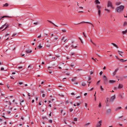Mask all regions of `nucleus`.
Instances as JSON below:
<instances>
[{
	"label": "nucleus",
	"mask_w": 127,
	"mask_h": 127,
	"mask_svg": "<svg viewBox=\"0 0 127 127\" xmlns=\"http://www.w3.org/2000/svg\"><path fill=\"white\" fill-rule=\"evenodd\" d=\"M124 8V6L121 5L118 7L117 8V11L118 12H120L123 11Z\"/></svg>",
	"instance_id": "1"
},
{
	"label": "nucleus",
	"mask_w": 127,
	"mask_h": 127,
	"mask_svg": "<svg viewBox=\"0 0 127 127\" xmlns=\"http://www.w3.org/2000/svg\"><path fill=\"white\" fill-rule=\"evenodd\" d=\"M103 81L104 83L105 84H106L108 83V79L107 77L105 75L103 76Z\"/></svg>",
	"instance_id": "2"
},
{
	"label": "nucleus",
	"mask_w": 127,
	"mask_h": 127,
	"mask_svg": "<svg viewBox=\"0 0 127 127\" xmlns=\"http://www.w3.org/2000/svg\"><path fill=\"white\" fill-rule=\"evenodd\" d=\"M107 7H110L111 8H113V7L112 6V2L109 1H108V4H107Z\"/></svg>",
	"instance_id": "3"
},
{
	"label": "nucleus",
	"mask_w": 127,
	"mask_h": 127,
	"mask_svg": "<svg viewBox=\"0 0 127 127\" xmlns=\"http://www.w3.org/2000/svg\"><path fill=\"white\" fill-rule=\"evenodd\" d=\"M102 122V121L101 120L99 121L96 125V127H100Z\"/></svg>",
	"instance_id": "4"
},
{
	"label": "nucleus",
	"mask_w": 127,
	"mask_h": 127,
	"mask_svg": "<svg viewBox=\"0 0 127 127\" xmlns=\"http://www.w3.org/2000/svg\"><path fill=\"white\" fill-rule=\"evenodd\" d=\"M9 25L7 23H5L4 25H4V27L5 26V27L4 29L2 30V31H4V30L7 28L8 27Z\"/></svg>",
	"instance_id": "5"
},
{
	"label": "nucleus",
	"mask_w": 127,
	"mask_h": 127,
	"mask_svg": "<svg viewBox=\"0 0 127 127\" xmlns=\"http://www.w3.org/2000/svg\"><path fill=\"white\" fill-rule=\"evenodd\" d=\"M115 98V95H114L113 96H112L110 99V101H111L113 102Z\"/></svg>",
	"instance_id": "6"
},
{
	"label": "nucleus",
	"mask_w": 127,
	"mask_h": 127,
	"mask_svg": "<svg viewBox=\"0 0 127 127\" xmlns=\"http://www.w3.org/2000/svg\"><path fill=\"white\" fill-rule=\"evenodd\" d=\"M8 17V18H11L12 17H11V16H0V20H1V19H2L3 18H4V17Z\"/></svg>",
	"instance_id": "7"
},
{
	"label": "nucleus",
	"mask_w": 127,
	"mask_h": 127,
	"mask_svg": "<svg viewBox=\"0 0 127 127\" xmlns=\"http://www.w3.org/2000/svg\"><path fill=\"white\" fill-rule=\"evenodd\" d=\"M111 111V109H108L106 111V113L107 114H109L110 113Z\"/></svg>",
	"instance_id": "8"
},
{
	"label": "nucleus",
	"mask_w": 127,
	"mask_h": 127,
	"mask_svg": "<svg viewBox=\"0 0 127 127\" xmlns=\"http://www.w3.org/2000/svg\"><path fill=\"white\" fill-rule=\"evenodd\" d=\"M123 87V85L121 84H119L118 87V88L119 89H121Z\"/></svg>",
	"instance_id": "9"
},
{
	"label": "nucleus",
	"mask_w": 127,
	"mask_h": 127,
	"mask_svg": "<svg viewBox=\"0 0 127 127\" xmlns=\"http://www.w3.org/2000/svg\"><path fill=\"white\" fill-rule=\"evenodd\" d=\"M118 70V68H117L115 70L114 72L113 73V74L114 75H115L116 74L117 72V71Z\"/></svg>",
	"instance_id": "10"
},
{
	"label": "nucleus",
	"mask_w": 127,
	"mask_h": 127,
	"mask_svg": "<svg viewBox=\"0 0 127 127\" xmlns=\"http://www.w3.org/2000/svg\"><path fill=\"white\" fill-rule=\"evenodd\" d=\"M32 51V50H28L26 51V52L27 53H31Z\"/></svg>",
	"instance_id": "11"
},
{
	"label": "nucleus",
	"mask_w": 127,
	"mask_h": 127,
	"mask_svg": "<svg viewBox=\"0 0 127 127\" xmlns=\"http://www.w3.org/2000/svg\"><path fill=\"white\" fill-rule=\"evenodd\" d=\"M116 82L115 80H110L109 81V83H114Z\"/></svg>",
	"instance_id": "12"
},
{
	"label": "nucleus",
	"mask_w": 127,
	"mask_h": 127,
	"mask_svg": "<svg viewBox=\"0 0 127 127\" xmlns=\"http://www.w3.org/2000/svg\"><path fill=\"white\" fill-rule=\"evenodd\" d=\"M111 44L113 45V46H115V47H116L117 48H118V46L117 45H116L115 44V43H111Z\"/></svg>",
	"instance_id": "13"
},
{
	"label": "nucleus",
	"mask_w": 127,
	"mask_h": 127,
	"mask_svg": "<svg viewBox=\"0 0 127 127\" xmlns=\"http://www.w3.org/2000/svg\"><path fill=\"white\" fill-rule=\"evenodd\" d=\"M95 2L96 3V4H100V2L98 0H95Z\"/></svg>",
	"instance_id": "14"
},
{
	"label": "nucleus",
	"mask_w": 127,
	"mask_h": 127,
	"mask_svg": "<svg viewBox=\"0 0 127 127\" xmlns=\"http://www.w3.org/2000/svg\"><path fill=\"white\" fill-rule=\"evenodd\" d=\"M101 13V11L100 9H99L98 10V14L99 16H100V14Z\"/></svg>",
	"instance_id": "15"
},
{
	"label": "nucleus",
	"mask_w": 127,
	"mask_h": 127,
	"mask_svg": "<svg viewBox=\"0 0 127 127\" xmlns=\"http://www.w3.org/2000/svg\"><path fill=\"white\" fill-rule=\"evenodd\" d=\"M9 5V4L8 3H5L4 4V5L3 6L7 7Z\"/></svg>",
	"instance_id": "16"
},
{
	"label": "nucleus",
	"mask_w": 127,
	"mask_h": 127,
	"mask_svg": "<svg viewBox=\"0 0 127 127\" xmlns=\"http://www.w3.org/2000/svg\"><path fill=\"white\" fill-rule=\"evenodd\" d=\"M121 3L120 2H116V5H119Z\"/></svg>",
	"instance_id": "17"
},
{
	"label": "nucleus",
	"mask_w": 127,
	"mask_h": 127,
	"mask_svg": "<svg viewBox=\"0 0 127 127\" xmlns=\"http://www.w3.org/2000/svg\"><path fill=\"white\" fill-rule=\"evenodd\" d=\"M121 108H122L121 107H119L116 109V111H117L119 109H121Z\"/></svg>",
	"instance_id": "18"
},
{
	"label": "nucleus",
	"mask_w": 127,
	"mask_h": 127,
	"mask_svg": "<svg viewBox=\"0 0 127 127\" xmlns=\"http://www.w3.org/2000/svg\"><path fill=\"white\" fill-rule=\"evenodd\" d=\"M42 118L43 120H44L45 119H48L47 118H46V116L43 117H42Z\"/></svg>",
	"instance_id": "19"
},
{
	"label": "nucleus",
	"mask_w": 127,
	"mask_h": 127,
	"mask_svg": "<svg viewBox=\"0 0 127 127\" xmlns=\"http://www.w3.org/2000/svg\"><path fill=\"white\" fill-rule=\"evenodd\" d=\"M86 85V84L85 83L83 82L82 84V86H85Z\"/></svg>",
	"instance_id": "20"
},
{
	"label": "nucleus",
	"mask_w": 127,
	"mask_h": 127,
	"mask_svg": "<svg viewBox=\"0 0 127 127\" xmlns=\"http://www.w3.org/2000/svg\"><path fill=\"white\" fill-rule=\"evenodd\" d=\"M100 88L101 89V91H103L104 90V89L102 88V87L101 86H100Z\"/></svg>",
	"instance_id": "21"
},
{
	"label": "nucleus",
	"mask_w": 127,
	"mask_h": 127,
	"mask_svg": "<svg viewBox=\"0 0 127 127\" xmlns=\"http://www.w3.org/2000/svg\"><path fill=\"white\" fill-rule=\"evenodd\" d=\"M127 32L126 30L125 31H123L122 32V33L123 34H126Z\"/></svg>",
	"instance_id": "22"
},
{
	"label": "nucleus",
	"mask_w": 127,
	"mask_h": 127,
	"mask_svg": "<svg viewBox=\"0 0 127 127\" xmlns=\"http://www.w3.org/2000/svg\"><path fill=\"white\" fill-rule=\"evenodd\" d=\"M40 45L41 44H40L38 46V48L39 49H40L42 47V46H41Z\"/></svg>",
	"instance_id": "23"
},
{
	"label": "nucleus",
	"mask_w": 127,
	"mask_h": 127,
	"mask_svg": "<svg viewBox=\"0 0 127 127\" xmlns=\"http://www.w3.org/2000/svg\"><path fill=\"white\" fill-rule=\"evenodd\" d=\"M47 21H48L50 23H51L53 25V24L54 25V23H53L52 21H50L49 20H47Z\"/></svg>",
	"instance_id": "24"
},
{
	"label": "nucleus",
	"mask_w": 127,
	"mask_h": 127,
	"mask_svg": "<svg viewBox=\"0 0 127 127\" xmlns=\"http://www.w3.org/2000/svg\"><path fill=\"white\" fill-rule=\"evenodd\" d=\"M127 24V22H125L124 23L123 25L124 26H125Z\"/></svg>",
	"instance_id": "25"
},
{
	"label": "nucleus",
	"mask_w": 127,
	"mask_h": 127,
	"mask_svg": "<svg viewBox=\"0 0 127 127\" xmlns=\"http://www.w3.org/2000/svg\"><path fill=\"white\" fill-rule=\"evenodd\" d=\"M83 35H84V36L85 37H87V36H86V34H85V33H84V32H83Z\"/></svg>",
	"instance_id": "26"
},
{
	"label": "nucleus",
	"mask_w": 127,
	"mask_h": 127,
	"mask_svg": "<svg viewBox=\"0 0 127 127\" xmlns=\"http://www.w3.org/2000/svg\"><path fill=\"white\" fill-rule=\"evenodd\" d=\"M76 78V77H75L74 78H73L71 80V81H75V80H76V79H75V78Z\"/></svg>",
	"instance_id": "27"
},
{
	"label": "nucleus",
	"mask_w": 127,
	"mask_h": 127,
	"mask_svg": "<svg viewBox=\"0 0 127 127\" xmlns=\"http://www.w3.org/2000/svg\"><path fill=\"white\" fill-rule=\"evenodd\" d=\"M70 65L71 66V67H73L74 66V64L73 63H71V64H70Z\"/></svg>",
	"instance_id": "28"
},
{
	"label": "nucleus",
	"mask_w": 127,
	"mask_h": 127,
	"mask_svg": "<svg viewBox=\"0 0 127 127\" xmlns=\"http://www.w3.org/2000/svg\"><path fill=\"white\" fill-rule=\"evenodd\" d=\"M119 96L121 98V99H123V97L121 94H120L119 95Z\"/></svg>",
	"instance_id": "29"
},
{
	"label": "nucleus",
	"mask_w": 127,
	"mask_h": 127,
	"mask_svg": "<svg viewBox=\"0 0 127 127\" xmlns=\"http://www.w3.org/2000/svg\"><path fill=\"white\" fill-rule=\"evenodd\" d=\"M90 124V123H88L87 124H86L85 125V126H87L89 125Z\"/></svg>",
	"instance_id": "30"
},
{
	"label": "nucleus",
	"mask_w": 127,
	"mask_h": 127,
	"mask_svg": "<svg viewBox=\"0 0 127 127\" xmlns=\"http://www.w3.org/2000/svg\"><path fill=\"white\" fill-rule=\"evenodd\" d=\"M86 23V22H85L84 21H82V22L79 23V24H82V23Z\"/></svg>",
	"instance_id": "31"
},
{
	"label": "nucleus",
	"mask_w": 127,
	"mask_h": 127,
	"mask_svg": "<svg viewBox=\"0 0 127 127\" xmlns=\"http://www.w3.org/2000/svg\"><path fill=\"white\" fill-rule=\"evenodd\" d=\"M85 23H88V24H90L92 25L93 26V24H92V23H90V22H86Z\"/></svg>",
	"instance_id": "32"
},
{
	"label": "nucleus",
	"mask_w": 127,
	"mask_h": 127,
	"mask_svg": "<svg viewBox=\"0 0 127 127\" xmlns=\"http://www.w3.org/2000/svg\"><path fill=\"white\" fill-rule=\"evenodd\" d=\"M96 7L98 9L100 8L101 7L100 6L98 5H97Z\"/></svg>",
	"instance_id": "33"
},
{
	"label": "nucleus",
	"mask_w": 127,
	"mask_h": 127,
	"mask_svg": "<svg viewBox=\"0 0 127 127\" xmlns=\"http://www.w3.org/2000/svg\"><path fill=\"white\" fill-rule=\"evenodd\" d=\"M91 77L90 76H89L88 81H89L90 80H91Z\"/></svg>",
	"instance_id": "34"
},
{
	"label": "nucleus",
	"mask_w": 127,
	"mask_h": 127,
	"mask_svg": "<svg viewBox=\"0 0 127 127\" xmlns=\"http://www.w3.org/2000/svg\"><path fill=\"white\" fill-rule=\"evenodd\" d=\"M17 34L16 33H14L12 35V37H13Z\"/></svg>",
	"instance_id": "35"
},
{
	"label": "nucleus",
	"mask_w": 127,
	"mask_h": 127,
	"mask_svg": "<svg viewBox=\"0 0 127 127\" xmlns=\"http://www.w3.org/2000/svg\"><path fill=\"white\" fill-rule=\"evenodd\" d=\"M4 28V25H2L0 28V30L3 29Z\"/></svg>",
	"instance_id": "36"
},
{
	"label": "nucleus",
	"mask_w": 127,
	"mask_h": 127,
	"mask_svg": "<svg viewBox=\"0 0 127 127\" xmlns=\"http://www.w3.org/2000/svg\"><path fill=\"white\" fill-rule=\"evenodd\" d=\"M101 106V104L100 102L99 105V107H100Z\"/></svg>",
	"instance_id": "37"
},
{
	"label": "nucleus",
	"mask_w": 127,
	"mask_h": 127,
	"mask_svg": "<svg viewBox=\"0 0 127 127\" xmlns=\"http://www.w3.org/2000/svg\"><path fill=\"white\" fill-rule=\"evenodd\" d=\"M71 46L73 47H74V48H76L77 47V46H76L75 47H74V46H73V45H72Z\"/></svg>",
	"instance_id": "38"
},
{
	"label": "nucleus",
	"mask_w": 127,
	"mask_h": 127,
	"mask_svg": "<svg viewBox=\"0 0 127 127\" xmlns=\"http://www.w3.org/2000/svg\"><path fill=\"white\" fill-rule=\"evenodd\" d=\"M120 61L121 62H123V59H119Z\"/></svg>",
	"instance_id": "39"
},
{
	"label": "nucleus",
	"mask_w": 127,
	"mask_h": 127,
	"mask_svg": "<svg viewBox=\"0 0 127 127\" xmlns=\"http://www.w3.org/2000/svg\"><path fill=\"white\" fill-rule=\"evenodd\" d=\"M18 84H19V85H21V84H23V83L22 82H19L18 83Z\"/></svg>",
	"instance_id": "40"
},
{
	"label": "nucleus",
	"mask_w": 127,
	"mask_h": 127,
	"mask_svg": "<svg viewBox=\"0 0 127 127\" xmlns=\"http://www.w3.org/2000/svg\"><path fill=\"white\" fill-rule=\"evenodd\" d=\"M49 122L50 123H52V121L51 120H50L49 121Z\"/></svg>",
	"instance_id": "41"
},
{
	"label": "nucleus",
	"mask_w": 127,
	"mask_h": 127,
	"mask_svg": "<svg viewBox=\"0 0 127 127\" xmlns=\"http://www.w3.org/2000/svg\"><path fill=\"white\" fill-rule=\"evenodd\" d=\"M73 110V109L72 108H71L69 110V111L70 112H72Z\"/></svg>",
	"instance_id": "42"
},
{
	"label": "nucleus",
	"mask_w": 127,
	"mask_h": 127,
	"mask_svg": "<svg viewBox=\"0 0 127 127\" xmlns=\"http://www.w3.org/2000/svg\"><path fill=\"white\" fill-rule=\"evenodd\" d=\"M77 118H75L74 119V120L75 121H77Z\"/></svg>",
	"instance_id": "43"
},
{
	"label": "nucleus",
	"mask_w": 127,
	"mask_h": 127,
	"mask_svg": "<svg viewBox=\"0 0 127 127\" xmlns=\"http://www.w3.org/2000/svg\"><path fill=\"white\" fill-rule=\"evenodd\" d=\"M103 73V72L102 71H101L99 73L101 75Z\"/></svg>",
	"instance_id": "44"
},
{
	"label": "nucleus",
	"mask_w": 127,
	"mask_h": 127,
	"mask_svg": "<svg viewBox=\"0 0 127 127\" xmlns=\"http://www.w3.org/2000/svg\"><path fill=\"white\" fill-rule=\"evenodd\" d=\"M38 24V23L37 22L34 23H33V24L35 25H37V24Z\"/></svg>",
	"instance_id": "45"
},
{
	"label": "nucleus",
	"mask_w": 127,
	"mask_h": 127,
	"mask_svg": "<svg viewBox=\"0 0 127 127\" xmlns=\"http://www.w3.org/2000/svg\"><path fill=\"white\" fill-rule=\"evenodd\" d=\"M118 52L119 53H123V52H121V51H120L119 50L118 51Z\"/></svg>",
	"instance_id": "46"
},
{
	"label": "nucleus",
	"mask_w": 127,
	"mask_h": 127,
	"mask_svg": "<svg viewBox=\"0 0 127 127\" xmlns=\"http://www.w3.org/2000/svg\"><path fill=\"white\" fill-rule=\"evenodd\" d=\"M22 68H23L22 66H19L18 67V68L19 69H20Z\"/></svg>",
	"instance_id": "47"
},
{
	"label": "nucleus",
	"mask_w": 127,
	"mask_h": 127,
	"mask_svg": "<svg viewBox=\"0 0 127 127\" xmlns=\"http://www.w3.org/2000/svg\"><path fill=\"white\" fill-rule=\"evenodd\" d=\"M105 11H107L108 12H109V10H108V9H105Z\"/></svg>",
	"instance_id": "48"
},
{
	"label": "nucleus",
	"mask_w": 127,
	"mask_h": 127,
	"mask_svg": "<svg viewBox=\"0 0 127 127\" xmlns=\"http://www.w3.org/2000/svg\"><path fill=\"white\" fill-rule=\"evenodd\" d=\"M46 46L48 47H49L50 46V45H47Z\"/></svg>",
	"instance_id": "49"
},
{
	"label": "nucleus",
	"mask_w": 127,
	"mask_h": 127,
	"mask_svg": "<svg viewBox=\"0 0 127 127\" xmlns=\"http://www.w3.org/2000/svg\"><path fill=\"white\" fill-rule=\"evenodd\" d=\"M100 80H99V81H98L97 82V84H99V83L100 82Z\"/></svg>",
	"instance_id": "50"
},
{
	"label": "nucleus",
	"mask_w": 127,
	"mask_h": 127,
	"mask_svg": "<svg viewBox=\"0 0 127 127\" xmlns=\"http://www.w3.org/2000/svg\"><path fill=\"white\" fill-rule=\"evenodd\" d=\"M58 37H55L54 38V40H57L58 39Z\"/></svg>",
	"instance_id": "51"
},
{
	"label": "nucleus",
	"mask_w": 127,
	"mask_h": 127,
	"mask_svg": "<svg viewBox=\"0 0 127 127\" xmlns=\"http://www.w3.org/2000/svg\"><path fill=\"white\" fill-rule=\"evenodd\" d=\"M62 31L63 32H65L66 31L65 30H62Z\"/></svg>",
	"instance_id": "52"
},
{
	"label": "nucleus",
	"mask_w": 127,
	"mask_h": 127,
	"mask_svg": "<svg viewBox=\"0 0 127 127\" xmlns=\"http://www.w3.org/2000/svg\"><path fill=\"white\" fill-rule=\"evenodd\" d=\"M41 37V35H40L39 36H38L37 37V38H40Z\"/></svg>",
	"instance_id": "53"
},
{
	"label": "nucleus",
	"mask_w": 127,
	"mask_h": 127,
	"mask_svg": "<svg viewBox=\"0 0 127 127\" xmlns=\"http://www.w3.org/2000/svg\"><path fill=\"white\" fill-rule=\"evenodd\" d=\"M115 56V57H116V58L117 59H118V60H119V59H119V58H118V57H117V56Z\"/></svg>",
	"instance_id": "54"
},
{
	"label": "nucleus",
	"mask_w": 127,
	"mask_h": 127,
	"mask_svg": "<svg viewBox=\"0 0 127 127\" xmlns=\"http://www.w3.org/2000/svg\"><path fill=\"white\" fill-rule=\"evenodd\" d=\"M56 58V57H53L52 58V60H54Z\"/></svg>",
	"instance_id": "55"
},
{
	"label": "nucleus",
	"mask_w": 127,
	"mask_h": 127,
	"mask_svg": "<svg viewBox=\"0 0 127 127\" xmlns=\"http://www.w3.org/2000/svg\"><path fill=\"white\" fill-rule=\"evenodd\" d=\"M9 34H5V36L6 37L7 36H8V35H9Z\"/></svg>",
	"instance_id": "56"
},
{
	"label": "nucleus",
	"mask_w": 127,
	"mask_h": 127,
	"mask_svg": "<svg viewBox=\"0 0 127 127\" xmlns=\"http://www.w3.org/2000/svg\"><path fill=\"white\" fill-rule=\"evenodd\" d=\"M45 96V94H43L42 95V96L43 97H44Z\"/></svg>",
	"instance_id": "57"
},
{
	"label": "nucleus",
	"mask_w": 127,
	"mask_h": 127,
	"mask_svg": "<svg viewBox=\"0 0 127 127\" xmlns=\"http://www.w3.org/2000/svg\"><path fill=\"white\" fill-rule=\"evenodd\" d=\"M10 78L11 79H14V78L12 76H10Z\"/></svg>",
	"instance_id": "58"
},
{
	"label": "nucleus",
	"mask_w": 127,
	"mask_h": 127,
	"mask_svg": "<svg viewBox=\"0 0 127 127\" xmlns=\"http://www.w3.org/2000/svg\"><path fill=\"white\" fill-rule=\"evenodd\" d=\"M74 53L73 52H72L71 53V55H74Z\"/></svg>",
	"instance_id": "59"
},
{
	"label": "nucleus",
	"mask_w": 127,
	"mask_h": 127,
	"mask_svg": "<svg viewBox=\"0 0 127 127\" xmlns=\"http://www.w3.org/2000/svg\"><path fill=\"white\" fill-rule=\"evenodd\" d=\"M4 68L3 67H1V70H4Z\"/></svg>",
	"instance_id": "60"
},
{
	"label": "nucleus",
	"mask_w": 127,
	"mask_h": 127,
	"mask_svg": "<svg viewBox=\"0 0 127 127\" xmlns=\"http://www.w3.org/2000/svg\"><path fill=\"white\" fill-rule=\"evenodd\" d=\"M80 96H78L76 97V98H77V99L78 98H80Z\"/></svg>",
	"instance_id": "61"
},
{
	"label": "nucleus",
	"mask_w": 127,
	"mask_h": 127,
	"mask_svg": "<svg viewBox=\"0 0 127 127\" xmlns=\"http://www.w3.org/2000/svg\"><path fill=\"white\" fill-rule=\"evenodd\" d=\"M123 117V116H120V117H118V118L119 119H120L121 118H122Z\"/></svg>",
	"instance_id": "62"
},
{
	"label": "nucleus",
	"mask_w": 127,
	"mask_h": 127,
	"mask_svg": "<svg viewBox=\"0 0 127 127\" xmlns=\"http://www.w3.org/2000/svg\"><path fill=\"white\" fill-rule=\"evenodd\" d=\"M106 69V67L104 66L103 68V69L104 70H105Z\"/></svg>",
	"instance_id": "63"
},
{
	"label": "nucleus",
	"mask_w": 127,
	"mask_h": 127,
	"mask_svg": "<svg viewBox=\"0 0 127 127\" xmlns=\"http://www.w3.org/2000/svg\"><path fill=\"white\" fill-rule=\"evenodd\" d=\"M87 95V93H86L84 94V96H86Z\"/></svg>",
	"instance_id": "64"
}]
</instances>
